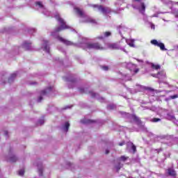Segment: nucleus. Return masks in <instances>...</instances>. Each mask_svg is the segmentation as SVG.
<instances>
[{
    "label": "nucleus",
    "instance_id": "bb28decb",
    "mask_svg": "<svg viewBox=\"0 0 178 178\" xmlns=\"http://www.w3.org/2000/svg\"><path fill=\"white\" fill-rule=\"evenodd\" d=\"M44 51H46V52H49V47L48 46H45Z\"/></svg>",
    "mask_w": 178,
    "mask_h": 178
},
{
    "label": "nucleus",
    "instance_id": "a18cd8bd",
    "mask_svg": "<svg viewBox=\"0 0 178 178\" xmlns=\"http://www.w3.org/2000/svg\"><path fill=\"white\" fill-rule=\"evenodd\" d=\"M129 45H130L131 47H133V44H130Z\"/></svg>",
    "mask_w": 178,
    "mask_h": 178
},
{
    "label": "nucleus",
    "instance_id": "5701e85b",
    "mask_svg": "<svg viewBox=\"0 0 178 178\" xmlns=\"http://www.w3.org/2000/svg\"><path fill=\"white\" fill-rule=\"evenodd\" d=\"M115 108H116V106H115V105L108 106V109H115Z\"/></svg>",
    "mask_w": 178,
    "mask_h": 178
},
{
    "label": "nucleus",
    "instance_id": "a211bd4d",
    "mask_svg": "<svg viewBox=\"0 0 178 178\" xmlns=\"http://www.w3.org/2000/svg\"><path fill=\"white\" fill-rule=\"evenodd\" d=\"M131 149L134 151V154L137 152V147H136V145H133V143L131 146Z\"/></svg>",
    "mask_w": 178,
    "mask_h": 178
},
{
    "label": "nucleus",
    "instance_id": "423d86ee",
    "mask_svg": "<svg viewBox=\"0 0 178 178\" xmlns=\"http://www.w3.org/2000/svg\"><path fill=\"white\" fill-rule=\"evenodd\" d=\"M108 48H109V49H119V44H118V43H109Z\"/></svg>",
    "mask_w": 178,
    "mask_h": 178
},
{
    "label": "nucleus",
    "instance_id": "f03ea898",
    "mask_svg": "<svg viewBox=\"0 0 178 178\" xmlns=\"http://www.w3.org/2000/svg\"><path fill=\"white\" fill-rule=\"evenodd\" d=\"M85 49H96L97 51L104 50V47L99 42H87L84 46Z\"/></svg>",
    "mask_w": 178,
    "mask_h": 178
},
{
    "label": "nucleus",
    "instance_id": "79ce46f5",
    "mask_svg": "<svg viewBox=\"0 0 178 178\" xmlns=\"http://www.w3.org/2000/svg\"><path fill=\"white\" fill-rule=\"evenodd\" d=\"M136 2H140L141 0H135Z\"/></svg>",
    "mask_w": 178,
    "mask_h": 178
},
{
    "label": "nucleus",
    "instance_id": "1a4fd4ad",
    "mask_svg": "<svg viewBox=\"0 0 178 178\" xmlns=\"http://www.w3.org/2000/svg\"><path fill=\"white\" fill-rule=\"evenodd\" d=\"M76 12L77 15L81 16V17H83V16H84V13L83 12V10L81 9L76 8Z\"/></svg>",
    "mask_w": 178,
    "mask_h": 178
},
{
    "label": "nucleus",
    "instance_id": "f8f14e48",
    "mask_svg": "<svg viewBox=\"0 0 178 178\" xmlns=\"http://www.w3.org/2000/svg\"><path fill=\"white\" fill-rule=\"evenodd\" d=\"M31 44V43H29L27 42H24V47L26 49H29Z\"/></svg>",
    "mask_w": 178,
    "mask_h": 178
},
{
    "label": "nucleus",
    "instance_id": "393cba45",
    "mask_svg": "<svg viewBox=\"0 0 178 178\" xmlns=\"http://www.w3.org/2000/svg\"><path fill=\"white\" fill-rule=\"evenodd\" d=\"M168 118H170V119H176V118L173 115L168 114Z\"/></svg>",
    "mask_w": 178,
    "mask_h": 178
},
{
    "label": "nucleus",
    "instance_id": "ea45409f",
    "mask_svg": "<svg viewBox=\"0 0 178 178\" xmlns=\"http://www.w3.org/2000/svg\"><path fill=\"white\" fill-rule=\"evenodd\" d=\"M120 170V167H117V172H119Z\"/></svg>",
    "mask_w": 178,
    "mask_h": 178
},
{
    "label": "nucleus",
    "instance_id": "aec40b11",
    "mask_svg": "<svg viewBox=\"0 0 178 178\" xmlns=\"http://www.w3.org/2000/svg\"><path fill=\"white\" fill-rule=\"evenodd\" d=\"M48 94V92L47 90H44L40 92V95H47Z\"/></svg>",
    "mask_w": 178,
    "mask_h": 178
},
{
    "label": "nucleus",
    "instance_id": "f257e3e1",
    "mask_svg": "<svg viewBox=\"0 0 178 178\" xmlns=\"http://www.w3.org/2000/svg\"><path fill=\"white\" fill-rule=\"evenodd\" d=\"M58 22H60V26L57 27L54 32H51V35H55V33H59V31H62V30H67V29H70V26L66 24V22L63 19L60 17H56Z\"/></svg>",
    "mask_w": 178,
    "mask_h": 178
},
{
    "label": "nucleus",
    "instance_id": "9b49d317",
    "mask_svg": "<svg viewBox=\"0 0 178 178\" xmlns=\"http://www.w3.org/2000/svg\"><path fill=\"white\" fill-rule=\"evenodd\" d=\"M152 69H154L155 70H159V69H161V65L152 64Z\"/></svg>",
    "mask_w": 178,
    "mask_h": 178
},
{
    "label": "nucleus",
    "instance_id": "cd10ccee",
    "mask_svg": "<svg viewBox=\"0 0 178 178\" xmlns=\"http://www.w3.org/2000/svg\"><path fill=\"white\" fill-rule=\"evenodd\" d=\"M41 101H42V96H40L38 99V102H41Z\"/></svg>",
    "mask_w": 178,
    "mask_h": 178
},
{
    "label": "nucleus",
    "instance_id": "7c9ffc66",
    "mask_svg": "<svg viewBox=\"0 0 178 178\" xmlns=\"http://www.w3.org/2000/svg\"><path fill=\"white\" fill-rule=\"evenodd\" d=\"M139 70H138V68L134 70V72L135 74H136V73H138Z\"/></svg>",
    "mask_w": 178,
    "mask_h": 178
},
{
    "label": "nucleus",
    "instance_id": "58836bf2",
    "mask_svg": "<svg viewBox=\"0 0 178 178\" xmlns=\"http://www.w3.org/2000/svg\"><path fill=\"white\" fill-rule=\"evenodd\" d=\"M91 95L92 97H95V93L91 92Z\"/></svg>",
    "mask_w": 178,
    "mask_h": 178
},
{
    "label": "nucleus",
    "instance_id": "2f4dec72",
    "mask_svg": "<svg viewBox=\"0 0 178 178\" xmlns=\"http://www.w3.org/2000/svg\"><path fill=\"white\" fill-rule=\"evenodd\" d=\"M38 172H39L40 176H42V169H39Z\"/></svg>",
    "mask_w": 178,
    "mask_h": 178
},
{
    "label": "nucleus",
    "instance_id": "c9c22d12",
    "mask_svg": "<svg viewBox=\"0 0 178 178\" xmlns=\"http://www.w3.org/2000/svg\"><path fill=\"white\" fill-rule=\"evenodd\" d=\"M40 124H44V120L40 121Z\"/></svg>",
    "mask_w": 178,
    "mask_h": 178
},
{
    "label": "nucleus",
    "instance_id": "39448f33",
    "mask_svg": "<svg viewBox=\"0 0 178 178\" xmlns=\"http://www.w3.org/2000/svg\"><path fill=\"white\" fill-rule=\"evenodd\" d=\"M57 38L58 40H59V41H60L61 42H63V44H65V45H73V42L69 40H66L65 38L60 36H58Z\"/></svg>",
    "mask_w": 178,
    "mask_h": 178
},
{
    "label": "nucleus",
    "instance_id": "473e14b6",
    "mask_svg": "<svg viewBox=\"0 0 178 178\" xmlns=\"http://www.w3.org/2000/svg\"><path fill=\"white\" fill-rule=\"evenodd\" d=\"M146 90H149V91H154L152 88H147Z\"/></svg>",
    "mask_w": 178,
    "mask_h": 178
},
{
    "label": "nucleus",
    "instance_id": "e433bc0d",
    "mask_svg": "<svg viewBox=\"0 0 178 178\" xmlns=\"http://www.w3.org/2000/svg\"><path fill=\"white\" fill-rule=\"evenodd\" d=\"M47 90H49V91H52V87H49Z\"/></svg>",
    "mask_w": 178,
    "mask_h": 178
},
{
    "label": "nucleus",
    "instance_id": "4468645a",
    "mask_svg": "<svg viewBox=\"0 0 178 178\" xmlns=\"http://www.w3.org/2000/svg\"><path fill=\"white\" fill-rule=\"evenodd\" d=\"M104 37H111L112 35V33L111 31H106L104 33Z\"/></svg>",
    "mask_w": 178,
    "mask_h": 178
},
{
    "label": "nucleus",
    "instance_id": "c85d7f7f",
    "mask_svg": "<svg viewBox=\"0 0 178 178\" xmlns=\"http://www.w3.org/2000/svg\"><path fill=\"white\" fill-rule=\"evenodd\" d=\"M156 151L157 152V154H159V152H161V151H163V149L162 148L157 149H156Z\"/></svg>",
    "mask_w": 178,
    "mask_h": 178
},
{
    "label": "nucleus",
    "instance_id": "9d476101",
    "mask_svg": "<svg viewBox=\"0 0 178 178\" xmlns=\"http://www.w3.org/2000/svg\"><path fill=\"white\" fill-rule=\"evenodd\" d=\"M16 74H12L10 78L8 79V83H12V81H13V79H16Z\"/></svg>",
    "mask_w": 178,
    "mask_h": 178
},
{
    "label": "nucleus",
    "instance_id": "c03bdc74",
    "mask_svg": "<svg viewBox=\"0 0 178 178\" xmlns=\"http://www.w3.org/2000/svg\"><path fill=\"white\" fill-rule=\"evenodd\" d=\"M45 44H48V41H45Z\"/></svg>",
    "mask_w": 178,
    "mask_h": 178
},
{
    "label": "nucleus",
    "instance_id": "dca6fc26",
    "mask_svg": "<svg viewBox=\"0 0 178 178\" xmlns=\"http://www.w3.org/2000/svg\"><path fill=\"white\" fill-rule=\"evenodd\" d=\"M81 123H84V124L92 123V121L91 120H81Z\"/></svg>",
    "mask_w": 178,
    "mask_h": 178
},
{
    "label": "nucleus",
    "instance_id": "2eb2a0df",
    "mask_svg": "<svg viewBox=\"0 0 178 178\" xmlns=\"http://www.w3.org/2000/svg\"><path fill=\"white\" fill-rule=\"evenodd\" d=\"M17 161V158L15 156H13L10 158V162H16Z\"/></svg>",
    "mask_w": 178,
    "mask_h": 178
},
{
    "label": "nucleus",
    "instance_id": "f3484780",
    "mask_svg": "<svg viewBox=\"0 0 178 178\" xmlns=\"http://www.w3.org/2000/svg\"><path fill=\"white\" fill-rule=\"evenodd\" d=\"M152 122H153L154 123H156L157 122H161V118H154L152 120Z\"/></svg>",
    "mask_w": 178,
    "mask_h": 178
},
{
    "label": "nucleus",
    "instance_id": "6ab92c4d",
    "mask_svg": "<svg viewBox=\"0 0 178 178\" xmlns=\"http://www.w3.org/2000/svg\"><path fill=\"white\" fill-rule=\"evenodd\" d=\"M36 5H38V6H40V8H44V6L42 5V3L40 1H37L35 3Z\"/></svg>",
    "mask_w": 178,
    "mask_h": 178
},
{
    "label": "nucleus",
    "instance_id": "f704fd0d",
    "mask_svg": "<svg viewBox=\"0 0 178 178\" xmlns=\"http://www.w3.org/2000/svg\"><path fill=\"white\" fill-rule=\"evenodd\" d=\"M79 91H80L81 92H84V89L80 88V89H79Z\"/></svg>",
    "mask_w": 178,
    "mask_h": 178
},
{
    "label": "nucleus",
    "instance_id": "37998d69",
    "mask_svg": "<svg viewBox=\"0 0 178 178\" xmlns=\"http://www.w3.org/2000/svg\"><path fill=\"white\" fill-rule=\"evenodd\" d=\"M5 133H6V135L8 136V131H6Z\"/></svg>",
    "mask_w": 178,
    "mask_h": 178
},
{
    "label": "nucleus",
    "instance_id": "c756f323",
    "mask_svg": "<svg viewBox=\"0 0 178 178\" xmlns=\"http://www.w3.org/2000/svg\"><path fill=\"white\" fill-rule=\"evenodd\" d=\"M102 69L104 70H108V67H107V66H104V67H102Z\"/></svg>",
    "mask_w": 178,
    "mask_h": 178
},
{
    "label": "nucleus",
    "instance_id": "20e7f679",
    "mask_svg": "<svg viewBox=\"0 0 178 178\" xmlns=\"http://www.w3.org/2000/svg\"><path fill=\"white\" fill-rule=\"evenodd\" d=\"M152 45H155V47H159L161 51H166V48H165V44L162 42H158L156 40H152L150 41Z\"/></svg>",
    "mask_w": 178,
    "mask_h": 178
},
{
    "label": "nucleus",
    "instance_id": "b1692460",
    "mask_svg": "<svg viewBox=\"0 0 178 178\" xmlns=\"http://www.w3.org/2000/svg\"><path fill=\"white\" fill-rule=\"evenodd\" d=\"M121 161H123L124 162V161L127 160V157L124 156H122L120 157Z\"/></svg>",
    "mask_w": 178,
    "mask_h": 178
},
{
    "label": "nucleus",
    "instance_id": "0eeeda50",
    "mask_svg": "<svg viewBox=\"0 0 178 178\" xmlns=\"http://www.w3.org/2000/svg\"><path fill=\"white\" fill-rule=\"evenodd\" d=\"M141 8H139V12L142 15H145V3L143 2L140 3Z\"/></svg>",
    "mask_w": 178,
    "mask_h": 178
},
{
    "label": "nucleus",
    "instance_id": "7ed1b4c3",
    "mask_svg": "<svg viewBox=\"0 0 178 178\" xmlns=\"http://www.w3.org/2000/svg\"><path fill=\"white\" fill-rule=\"evenodd\" d=\"M92 6V8H97L98 10H100L103 15H106V13H111V8H109V7H104L97 4H94Z\"/></svg>",
    "mask_w": 178,
    "mask_h": 178
},
{
    "label": "nucleus",
    "instance_id": "4c0bfd02",
    "mask_svg": "<svg viewBox=\"0 0 178 178\" xmlns=\"http://www.w3.org/2000/svg\"><path fill=\"white\" fill-rule=\"evenodd\" d=\"M90 22V23H95V19H92Z\"/></svg>",
    "mask_w": 178,
    "mask_h": 178
},
{
    "label": "nucleus",
    "instance_id": "a878e982",
    "mask_svg": "<svg viewBox=\"0 0 178 178\" xmlns=\"http://www.w3.org/2000/svg\"><path fill=\"white\" fill-rule=\"evenodd\" d=\"M96 40H104V36L101 35V36H97L95 38Z\"/></svg>",
    "mask_w": 178,
    "mask_h": 178
},
{
    "label": "nucleus",
    "instance_id": "6e6552de",
    "mask_svg": "<svg viewBox=\"0 0 178 178\" xmlns=\"http://www.w3.org/2000/svg\"><path fill=\"white\" fill-rule=\"evenodd\" d=\"M168 173L169 176H172L173 177H175L176 176V171H175V170H173V168H168Z\"/></svg>",
    "mask_w": 178,
    "mask_h": 178
},
{
    "label": "nucleus",
    "instance_id": "a19ab883",
    "mask_svg": "<svg viewBox=\"0 0 178 178\" xmlns=\"http://www.w3.org/2000/svg\"><path fill=\"white\" fill-rule=\"evenodd\" d=\"M106 154H109V150L106 149Z\"/></svg>",
    "mask_w": 178,
    "mask_h": 178
},
{
    "label": "nucleus",
    "instance_id": "ddd939ff",
    "mask_svg": "<svg viewBox=\"0 0 178 178\" xmlns=\"http://www.w3.org/2000/svg\"><path fill=\"white\" fill-rule=\"evenodd\" d=\"M69 127H70V124L69 122H65V131L67 132L69 131Z\"/></svg>",
    "mask_w": 178,
    "mask_h": 178
},
{
    "label": "nucleus",
    "instance_id": "49530a36",
    "mask_svg": "<svg viewBox=\"0 0 178 178\" xmlns=\"http://www.w3.org/2000/svg\"><path fill=\"white\" fill-rule=\"evenodd\" d=\"M135 119H138V118H137V117H136Z\"/></svg>",
    "mask_w": 178,
    "mask_h": 178
},
{
    "label": "nucleus",
    "instance_id": "4be33fe9",
    "mask_svg": "<svg viewBox=\"0 0 178 178\" xmlns=\"http://www.w3.org/2000/svg\"><path fill=\"white\" fill-rule=\"evenodd\" d=\"M171 99H176V98H178V95H174L170 97Z\"/></svg>",
    "mask_w": 178,
    "mask_h": 178
},
{
    "label": "nucleus",
    "instance_id": "412c9836",
    "mask_svg": "<svg viewBox=\"0 0 178 178\" xmlns=\"http://www.w3.org/2000/svg\"><path fill=\"white\" fill-rule=\"evenodd\" d=\"M19 176H24V170H21L19 171Z\"/></svg>",
    "mask_w": 178,
    "mask_h": 178
},
{
    "label": "nucleus",
    "instance_id": "72a5a7b5",
    "mask_svg": "<svg viewBox=\"0 0 178 178\" xmlns=\"http://www.w3.org/2000/svg\"><path fill=\"white\" fill-rule=\"evenodd\" d=\"M119 145L122 147V145H124V142H122L119 143Z\"/></svg>",
    "mask_w": 178,
    "mask_h": 178
}]
</instances>
